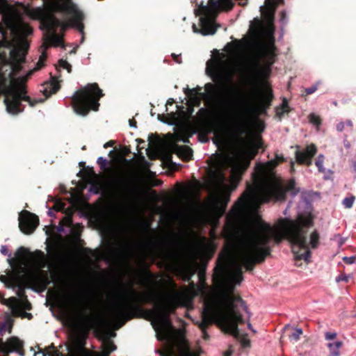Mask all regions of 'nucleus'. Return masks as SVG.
I'll return each mask as SVG.
<instances>
[{"instance_id":"55","label":"nucleus","mask_w":356,"mask_h":356,"mask_svg":"<svg viewBox=\"0 0 356 356\" xmlns=\"http://www.w3.org/2000/svg\"><path fill=\"white\" fill-rule=\"evenodd\" d=\"M90 192H92V193H95V194L98 193V191H97V188H93V187H92V188H90Z\"/></svg>"},{"instance_id":"24","label":"nucleus","mask_w":356,"mask_h":356,"mask_svg":"<svg viewBox=\"0 0 356 356\" xmlns=\"http://www.w3.org/2000/svg\"><path fill=\"white\" fill-rule=\"evenodd\" d=\"M288 106H289L288 102H287L286 99H284L283 100L280 107L277 108V109H276L277 115L280 118L284 113H288L289 112Z\"/></svg>"},{"instance_id":"51","label":"nucleus","mask_w":356,"mask_h":356,"mask_svg":"<svg viewBox=\"0 0 356 356\" xmlns=\"http://www.w3.org/2000/svg\"><path fill=\"white\" fill-rule=\"evenodd\" d=\"M324 159H325V157L323 154H319L317 157V159L316 161H324Z\"/></svg>"},{"instance_id":"26","label":"nucleus","mask_w":356,"mask_h":356,"mask_svg":"<svg viewBox=\"0 0 356 356\" xmlns=\"http://www.w3.org/2000/svg\"><path fill=\"white\" fill-rule=\"evenodd\" d=\"M250 147L252 148L258 150L262 147V141L260 136H256L252 140L250 141Z\"/></svg>"},{"instance_id":"61","label":"nucleus","mask_w":356,"mask_h":356,"mask_svg":"<svg viewBox=\"0 0 356 356\" xmlns=\"http://www.w3.org/2000/svg\"><path fill=\"white\" fill-rule=\"evenodd\" d=\"M5 1L6 0H0V5L4 3Z\"/></svg>"},{"instance_id":"31","label":"nucleus","mask_w":356,"mask_h":356,"mask_svg":"<svg viewBox=\"0 0 356 356\" xmlns=\"http://www.w3.org/2000/svg\"><path fill=\"white\" fill-rule=\"evenodd\" d=\"M200 133H203V134H205L207 136L211 133H214L216 135H217L216 131L211 125H206L203 127Z\"/></svg>"},{"instance_id":"57","label":"nucleus","mask_w":356,"mask_h":356,"mask_svg":"<svg viewBox=\"0 0 356 356\" xmlns=\"http://www.w3.org/2000/svg\"><path fill=\"white\" fill-rule=\"evenodd\" d=\"M47 213H48V215L49 216H54V212L51 210H49Z\"/></svg>"},{"instance_id":"1","label":"nucleus","mask_w":356,"mask_h":356,"mask_svg":"<svg viewBox=\"0 0 356 356\" xmlns=\"http://www.w3.org/2000/svg\"><path fill=\"white\" fill-rule=\"evenodd\" d=\"M284 161L282 154H276L275 160L264 163H257L252 175L254 186L242 195L227 214L222 234L226 240H233L241 237V234L252 225L262 227V229L267 230L268 243L271 239L279 243L285 238L291 244L295 259H303L309 263L311 257L310 248L316 249L320 240L319 233L314 230L310 234L309 241H307V232L304 229V227L312 225L310 218L299 216L293 220L286 217L280 218L273 226H270L261 219L256 218L246 221L241 226L240 225L248 207L255 213L262 204L284 201L286 192H291L293 197L299 193L300 189L296 188L294 179H290L284 187L275 177V168L279 162Z\"/></svg>"},{"instance_id":"58","label":"nucleus","mask_w":356,"mask_h":356,"mask_svg":"<svg viewBox=\"0 0 356 356\" xmlns=\"http://www.w3.org/2000/svg\"><path fill=\"white\" fill-rule=\"evenodd\" d=\"M112 144H113V143H112V142L107 143H106V144L104 145V147H108V146H111V145H112Z\"/></svg>"},{"instance_id":"48","label":"nucleus","mask_w":356,"mask_h":356,"mask_svg":"<svg viewBox=\"0 0 356 356\" xmlns=\"http://www.w3.org/2000/svg\"><path fill=\"white\" fill-rule=\"evenodd\" d=\"M343 145H344V147L346 149H350V143L348 141V140L346 138H345L343 140Z\"/></svg>"},{"instance_id":"42","label":"nucleus","mask_w":356,"mask_h":356,"mask_svg":"<svg viewBox=\"0 0 356 356\" xmlns=\"http://www.w3.org/2000/svg\"><path fill=\"white\" fill-rule=\"evenodd\" d=\"M255 124H256V127H257V129L258 131H264V129L265 128L264 122H260V121H257L255 122Z\"/></svg>"},{"instance_id":"12","label":"nucleus","mask_w":356,"mask_h":356,"mask_svg":"<svg viewBox=\"0 0 356 356\" xmlns=\"http://www.w3.org/2000/svg\"><path fill=\"white\" fill-rule=\"evenodd\" d=\"M24 342L17 337H11L6 342L0 343V353L8 356L10 353H16L20 356H24L23 350Z\"/></svg>"},{"instance_id":"64","label":"nucleus","mask_w":356,"mask_h":356,"mask_svg":"<svg viewBox=\"0 0 356 356\" xmlns=\"http://www.w3.org/2000/svg\"><path fill=\"white\" fill-rule=\"evenodd\" d=\"M200 111H205V108H200Z\"/></svg>"},{"instance_id":"2","label":"nucleus","mask_w":356,"mask_h":356,"mask_svg":"<svg viewBox=\"0 0 356 356\" xmlns=\"http://www.w3.org/2000/svg\"><path fill=\"white\" fill-rule=\"evenodd\" d=\"M266 234L262 227L252 225L241 234V237L226 240L234 248V251L232 254H220L213 275L216 289L206 295L202 320L197 323L205 340L209 337L207 329L214 322L225 332L238 337V324L244 322L241 309L248 315V327L252 332H257L250 322V313L247 306L240 297L234 294V290L235 285L240 284L243 280L242 268L252 270L256 263L263 261L269 254Z\"/></svg>"},{"instance_id":"16","label":"nucleus","mask_w":356,"mask_h":356,"mask_svg":"<svg viewBox=\"0 0 356 356\" xmlns=\"http://www.w3.org/2000/svg\"><path fill=\"white\" fill-rule=\"evenodd\" d=\"M79 321L81 326L88 330L97 325V318L93 316L85 314L83 309L79 312Z\"/></svg>"},{"instance_id":"20","label":"nucleus","mask_w":356,"mask_h":356,"mask_svg":"<svg viewBox=\"0 0 356 356\" xmlns=\"http://www.w3.org/2000/svg\"><path fill=\"white\" fill-rule=\"evenodd\" d=\"M34 254H35V258L33 259L34 264L39 268H42L46 267L47 261H46L44 253L40 250H38L34 252Z\"/></svg>"},{"instance_id":"50","label":"nucleus","mask_w":356,"mask_h":356,"mask_svg":"<svg viewBox=\"0 0 356 356\" xmlns=\"http://www.w3.org/2000/svg\"><path fill=\"white\" fill-rule=\"evenodd\" d=\"M109 353L105 350L102 351L98 356H108Z\"/></svg>"},{"instance_id":"27","label":"nucleus","mask_w":356,"mask_h":356,"mask_svg":"<svg viewBox=\"0 0 356 356\" xmlns=\"http://www.w3.org/2000/svg\"><path fill=\"white\" fill-rule=\"evenodd\" d=\"M355 197L353 195L345 197L342 201V204L346 209H350L353 207Z\"/></svg>"},{"instance_id":"9","label":"nucleus","mask_w":356,"mask_h":356,"mask_svg":"<svg viewBox=\"0 0 356 356\" xmlns=\"http://www.w3.org/2000/svg\"><path fill=\"white\" fill-rule=\"evenodd\" d=\"M115 252L128 264L131 260L141 261L140 247L135 243H124L115 248Z\"/></svg>"},{"instance_id":"3","label":"nucleus","mask_w":356,"mask_h":356,"mask_svg":"<svg viewBox=\"0 0 356 356\" xmlns=\"http://www.w3.org/2000/svg\"><path fill=\"white\" fill-rule=\"evenodd\" d=\"M3 21L10 32L11 39L8 40L7 33L2 31L3 41L0 42V47L8 46L14 38H24L33 33L32 28L24 22L21 13L17 10H11L4 14ZM41 49L43 51L47 49L42 47ZM25 56L24 50L15 47L10 51V63L0 66V95H4L3 102L6 110L11 115H17L23 112L24 106L22 101L28 102L33 107L38 103L43 102L45 99L51 94L56 93L60 88L58 81L55 77H51V81L45 83L42 90L45 96L44 99H32L28 96L25 82L35 71L43 66L46 54L42 52L35 67L29 70L26 75L15 78L22 70V65L25 63Z\"/></svg>"},{"instance_id":"21","label":"nucleus","mask_w":356,"mask_h":356,"mask_svg":"<svg viewBox=\"0 0 356 356\" xmlns=\"http://www.w3.org/2000/svg\"><path fill=\"white\" fill-rule=\"evenodd\" d=\"M272 99V90L270 88H265V91L262 97V102L261 103V106L262 107L263 109H266L270 105Z\"/></svg>"},{"instance_id":"8","label":"nucleus","mask_w":356,"mask_h":356,"mask_svg":"<svg viewBox=\"0 0 356 356\" xmlns=\"http://www.w3.org/2000/svg\"><path fill=\"white\" fill-rule=\"evenodd\" d=\"M159 245L167 250L165 255L167 259L173 264L178 270L185 272V279L189 280L194 274L195 270L190 266H184L178 263L181 257L179 241L177 238H173L168 241L161 243Z\"/></svg>"},{"instance_id":"46","label":"nucleus","mask_w":356,"mask_h":356,"mask_svg":"<svg viewBox=\"0 0 356 356\" xmlns=\"http://www.w3.org/2000/svg\"><path fill=\"white\" fill-rule=\"evenodd\" d=\"M40 353H41L42 354V356H47V353H46L44 351L42 350L40 351ZM48 355L49 356H58V353L55 352V353H48Z\"/></svg>"},{"instance_id":"14","label":"nucleus","mask_w":356,"mask_h":356,"mask_svg":"<svg viewBox=\"0 0 356 356\" xmlns=\"http://www.w3.org/2000/svg\"><path fill=\"white\" fill-rule=\"evenodd\" d=\"M257 149L249 147L245 153V158L238 161L233 166V173L241 175L249 166L250 161L257 154Z\"/></svg>"},{"instance_id":"6","label":"nucleus","mask_w":356,"mask_h":356,"mask_svg":"<svg viewBox=\"0 0 356 356\" xmlns=\"http://www.w3.org/2000/svg\"><path fill=\"white\" fill-rule=\"evenodd\" d=\"M275 47L273 38L261 42H257L248 56L249 71L252 76L263 87L268 88L264 79L271 72V65L275 62Z\"/></svg>"},{"instance_id":"49","label":"nucleus","mask_w":356,"mask_h":356,"mask_svg":"<svg viewBox=\"0 0 356 356\" xmlns=\"http://www.w3.org/2000/svg\"><path fill=\"white\" fill-rule=\"evenodd\" d=\"M129 126L133 128L136 127V122L134 120H129Z\"/></svg>"},{"instance_id":"25","label":"nucleus","mask_w":356,"mask_h":356,"mask_svg":"<svg viewBox=\"0 0 356 356\" xmlns=\"http://www.w3.org/2000/svg\"><path fill=\"white\" fill-rule=\"evenodd\" d=\"M309 122L314 125L316 127L317 130H318L319 127L321 124V119L320 116L316 115L315 113H311L309 115Z\"/></svg>"},{"instance_id":"18","label":"nucleus","mask_w":356,"mask_h":356,"mask_svg":"<svg viewBox=\"0 0 356 356\" xmlns=\"http://www.w3.org/2000/svg\"><path fill=\"white\" fill-rule=\"evenodd\" d=\"M0 280L3 282L6 286L8 288L14 289L19 286V278L17 275H10L8 277L1 276Z\"/></svg>"},{"instance_id":"52","label":"nucleus","mask_w":356,"mask_h":356,"mask_svg":"<svg viewBox=\"0 0 356 356\" xmlns=\"http://www.w3.org/2000/svg\"><path fill=\"white\" fill-rule=\"evenodd\" d=\"M346 124L348 127H353V122L350 120H346Z\"/></svg>"},{"instance_id":"28","label":"nucleus","mask_w":356,"mask_h":356,"mask_svg":"<svg viewBox=\"0 0 356 356\" xmlns=\"http://www.w3.org/2000/svg\"><path fill=\"white\" fill-rule=\"evenodd\" d=\"M103 346L104 350L108 352L109 354L116 349V346H115V344L113 342L108 340L104 342Z\"/></svg>"},{"instance_id":"63","label":"nucleus","mask_w":356,"mask_h":356,"mask_svg":"<svg viewBox=\"0 0 356 356\" xmlns=\"http://www.w3.org/2000/svg\"><path fill=\"white\" fill-rule=\"evenodd\" d=\"M293 165H294V162H293V161H291V166H293Z\"/></svg>"},{"instance_id":"56","label":"nucleus","mask_w":356,"mask_h":356,"mask_svg":"<svg viewBox=\"0 0 356 356\" xmlns=\"http://www.w3.org/2000/svg\"><path fill=\"white\" fill-rule=\"evenodd\" d=\"M70 301H72V302H77L78 299H77V298H74V297H70Z\"/></svg>"},{"instance_id":"40","label":"nucleus","mask_w":356,"mask_h":356,"mask_svg":"<svg viewBox=\"0 0 356 356\" xmlns=\"http://www.w3.org/2000/svg\"><path fill=\"white\" fill-rule=\"evenodd\" d=\"M0 252L3 255L8 256V257L11 256V253L9 252V250L8 249V247L6 245H2L1 247Z\"/></svg>"},{"instance_id":"36","label":"nucleus","mask_w":356,"mask_h":356,"mask_svg":"<svg viewBox=\"0 0 356 356\" xmlns=\"http://www.w3.org/2000/svg\"><path fill=\"white\" fill-rule=\"evenodd\" d=\"M343 260L346 263V264H353L355 262V260H356V257L355 256H352V257H344L343 258Z\"/></svg>"},{"instance_id":"37","label":"nucleus","mask_w":356,"mask_h":356,"mask_svg":"<svg viewBox=\"0 0 356 356\" xmlns=\"http://www.w3.org/2000/svg\"><path fill=\"white\" fill-rule=\"evenodd\" d=\"M336 336H337V333L336 332H327L325 334V338L327 341L333 340L336 337Z\"/></svg>"},{"instance_id":"19","label":"nucleus","mask_w":356,"mask_h":356,"mask_svg":"<svg viewBox=\"0 0 356 356\" xmlns=\"http://www.w3.org/2000/svg\"><path fill=\"white\" fill-rule=\"evenodd\" d=\"M343 346V342L341 341H330L327 343V346L330 351L329 356H339L340 355V348Z\"/></svg>"},{"instance_id":"53","label":"nucleus","mask_w":356,"mask_h":356,"mask_svg":"<svg viewBox=\"0 0 356 356\" xmlns=\"http://www.w3.org/2000/svg\"><path fill=\"white\" fill-rule=\"evenodd\" d=\"M50 283V281L47 277L45 278L44 287H46Z\"/></svg>"},{"instance_id":"44","label":"nucleus","mask_w":356,"mask_h":356,"mask_svg":"<svg viewBox=\"0 0 356 356\" xmlns=\"http://www.w3.org/2000/svg\"><path fill=\"white\" fill-rule=\"evenodd\" d=\"M345 124L343 122H340L337 124L336 129L338 131L341 132L344 129Z\"/></svg>"},{"instance_id":"34","label":"nucleus","mask_w":356,"mask_h":356,"mask_svg":"<svg viewBox=\"0 0 356 356\" xmlns=\"http://www.w3.org/2000/svg\"><path fill=\"white\" fill-rule=\"evenodd\" d=\"M26 252L27 250L26 248H24V247H19L17 250L15 254L16 256L20 257L22 259H24Z\"/></svg>"},{"instance_id":"22","label":"nucleus","mask_w":356,"mask_h":356,"mask_svg":"<svg viewBox=\"0 0 356 356\" xmlns=\"http://www.w3.org/2000/svg\"><path fill=\"white\" fill-rule=\"evenodd\" d=\"M177 154L186 160H189L193 156V150L185 145L177 147Z\"/></svg>"},{"instance_id":"7","label":"nucleus","mask_w":356,"mask_h":356,"mask_svg":"<svg viewBox=\"0 0 356 356\" xmlns=\"http://www.w3.org/2000/svg\"><path fill=\"white\" fill-rule=\"evenodd\" d=\"M103 96L97 83H88L72 95L73 108L79 115L86 116L90 109L97 111L99 100Z\"/></svg>"},{"instance_id":"11","label":"nucleus","mask_w":356,"mask_h":356,"mask_svg":"<svg viewBox=\"0 0 356 356\" xmlns=\"http://www.w3.org/2000/svg\"><path fill=\"white\" fill-rule=\"evenodd\" d=\"M230 192L227 190L220 195L213 196L210 201V207L217 218L222 216L229 201Z\"/></svg>"},{"instance_id":"5","label":"nucleus","mask_w":356,"mask_h":356,"mask_svg":"<svg viewBox=\"0 0 356 356\" xmlns=\"http://www.w3.org/2000/svg\"><path fill=\"white\" fill-rule=\"evenodd\" d=\"M206 72L215 83H207L204 85V92H200L202 87L190 89L184 88V94L195 105L200 104V99L214 104H223L229 108L231 118L230 129L234 135L241 137L248 134L250 123L249 117L252 113L250 103L244 98L227 99L222 95L225 83L232 82V73L229 65L221 60H209L207 63Z\"/></svg>"},{"instance_id":"43","label":"nucleus","mask_w":356,"mask_h":356,"mask_svg":"<svg viewBox=\"0 0 356 356\" xmlns=\"http://www.w3.org/2000/svg\"><path fill=\"white\" fill-rule=\"evenodd\" d=\"M198 137L199 140L202 143H207L209 141L208 137L205 134H203V133H199Z\"/></svg>"},{"instance_id":"33","label":"nucleus","mask_w":356,"mask_h":356,"mask_svg":"<svg viewBox=\"0 0 356 356\" xmlns=\"http://www.w3.org/2000/svg\"><path fill=\"white\" fill-rule=\"evenodd\" d=\"M10 327V325L9 322L6 321H0V334H2L3 332H6L8 329H9Z\"/></svg>"},{"instance_id":"15","label":"nucleus","mask_w":356,"mask_h":356,"mask_svg":"<svg viewBox=\"0 0 356 356\" xmlns=\"http://www.w3.org/2000/svg\"><path fill=\"white\" fill-rule=\"evenodd\" d=\"M116 184L120 193L126 197H131L138 193V188L125 177L118 179Z\"/></svg>"},{"instance_id":"62","label":"nucleus","mask_w":356,"mask_h":356,"mask_svg":"<svg viewBox=\"0 0 356 356\" xmlns=\"http://www.w3.org/2000/svg\"><path fill=\"white\" fill-rule=\"evenodd\" d=\"M8 261H9L10 264L12 265L13 259H8Z\"/></svg>"},{"instance_id":"29","label":"nucleus","mask_w":356,"mask_h":356,"mask_svg":"<svg viewBox=\"0 0 356 356\" xmlns=\"http://www.w3.org/2000/svg\"><path fill=\"white\" fill-rule=\"evenodd\" d=\"M302 334V330L300 328H296L292 334L289 336L291 341H297L299 340L300 335Z\"/></svg>"},{"instance_id":"41","label":"nucleus","mask_w":356,"mask_h":356,"mask_svg":"<svg viewBox=\"0 0 356 356\" xmlns=\"http://www.w3.org/2000/svg\"><path fill=\"white\" fill-rule=\"evenodd\" d=\"M316 90H317V84H315L309 88H307L305 89V92L307 95H311V94L314 93Z\"/></svg>"},{"instance_id":"30","label":"nucleus","mask_w":356,"mask_h":356,"mask_svg":"<svg viewBox=\"0 0 356 356\" xmlns=\"http://www.w3.org/2000/svg\"><path fill=\"white\" fill-rule=\"evenodd\" d=\"M58 66L60 68L66 69L67 70L68 73L71 72L72 66L67 60H63V59L59 60Z\"/></svg>"},{"instance_id":"17","label":"nucleus","mask_w":356,"mask_h":356,"mask_svg":"<svg viewBox=\"0 0 356 356\" xmlns=\"http://www.w3.org/2000/svg\"><path fill=\"white\" fill-rule=\"evenodd\" d=\"M283 2L284 0H266V6H260V12L262 15H274L276 6Z\"/></svg>"},{"instance_id":"10","label":"nucleus","mask_w":356,"mask_h":356,"mask_svg":"<svg viewBox=\"0 0 356 356\" xmlns=\"http://www.w3.org/2000/svg\"><path fill=\"white\" fill-rule=\"evenodd\" d=\"M39 223L38 216L27 211H24L20 213L19 216V227L22 232L29 234L32 233L37 227Z\"/></svg>"},{"instance_id":"60","label":"nucleus","mask_w":356,"mask_h":356,"mask_svg":"<svg viewBox=\"0 0 356 356\" xmlns=\"http://www.w3.org/2000/svg\"><path fill=\"white\" fill-rule=\"evenodd\" d=\"M168 104H172L173 103V99H170L168 101Z\"/></svg>"},{"instance_id":"54","label":"nucleus","mask_w":356,"mask_h":356,"mask_svg":"<svg viewBox=\"0 0 356 356\" xmlns=\"http://www.w3.org/2000/svg\"><path fill=\"white\" fill-rule=\"evenodd\" d=\"M232 354V352L231 350L226 351L224 354V356H231Z\"/></svg>"},{"instance_id":"13","label":"nucleus","mask_w":356,"mask_h":356,"mask_svg":"<svg viewBox=\"0 0 356 356\" xmlns=\"http://www.w3.org/2000/svg\"><path fill=\"white\" fill-rule=\"evenodd\" d=\"M297 150L295 153L296 160L299 164H305L309 166L312 163V158L317 152L316 147L314 144H310L306 148L300 151L299 146H296Z\"/></svg>"},{"instance_id":"4","label":"nucleus","mask_w":356,"mask_h":356,"mask_svg":"<svg viewBox=\"0 0 356 356\" xmlns=\"http://www.w3.org/2000/svg\"><path fill=\"white\" fill-rule=\"evenodd\" d=\"M115 290L117 296L110 307V314L112 320L118 327H121L134 316L136 307L143 303L152 302L154 304V309L150 311L152 325L157 338L170 343L165 350L160 351V356H196L184 343L179 344L177 350H175L173 337L175 330L169 318L170 313L178 306H186L190 302L186 291H174L168 294L155 291L141 293L132 287L126 289L119 285L115 286Z\"/></svg>"},{"instance_id":"47","label":"nucleus","mask_w":356,"mask_h":356,"mask_svg":"<svg viewBox=\"0 0 356 356\" xmlns=\"http://www.w3.org/2000/svg\"><path fill=\"white\" fill-rule=\"evenodd\" d=\"M172 56L174 58L175 61L177 63H181V60L179 58V55H176L175 54H172Z\"/></svg>"},{"instance_id":"39","label":"nucleus","mask_w":356,"mask_h":356,"mask_svg":"<svg viewBox=\"0 0 356 356\" xmlns=\"http://www.w3.org/2000/svg\"><path fill=\"white\" fill-rule=\"evenodd\" d=\"M324 161H316L315 165L318 168V170L320 172H325V168L323 167Z\"/></svg>"},{"instance_id":"23","label":"nucleus","mask_w":356,"mask_h":356,"mask_svg":"<svg viewBox=\"0 0 356 356\" xmlns=\"http://www.w3.org/2000/svg\"><path fill=\"white\" fill-rule=\"evenodd\" d=\"M1 302L3 304L10 307L12 311L14 312L19 305V300L15 297H10L9 298H1Z\"/></svg>"},{"instance_id":"45","label":"nucleus","mask_w":356,"mask_h":356,"mask_svg":"<svg viewBox=\"0 0 356 356\" xmlns=\"http://www.w3.org/2000/svg\"><path fill=\"white\" fill-rule=\"evenodd\" d=\"M241 344L243 347H248L250 346V343L248 339L243 338L241 340Z\"/></svg>"},{"instance_id":"32","label":"nucleus","mask_w":356,"mask_h":356,"mask_svg":"<svg viewBox=\"0 0 356 356\" xmlns=\"http://www.w3.org/2000/svg\"><path fill=\"white\" fill-rule=\"evenodd\" d=\"M97 163L99 165L101 170H105L108 163V160L103 156L98 157Z\"/></svg>"},{"instance_id":"59","label":"nucleus","mask_w":356,"mask_h":356,"mask_svg":"<svg viewBox=\"0 0 356 356\" xmlns=\"http://www.w3.org/2000/svg\"><path fill=\"white\" fill-rule=\"evenodd\" d=\"M289 206H288V207H286V209L284 211V215H285V216H286V215H287V211H288V209H289Z\"/></svg>"},{"instance_id":"38","label":"nucleus","mask_w":356,"mask_h":356,"mask_svg":"<svg viewBox=\"0 0 356 356\" xmlns=\"http://www.w3.org/2000/svg\"><path fill=\"white\" fill-rule=\"evenodd\" d=\"M288 19L286 16V13L284 11L281 13V17L280 19V22L282 26L285 25L287 23Z\"/></svg>"},{"instance_id":"35","label":"nucleus","mask_w":356,"mask_h":356,"mask_svg":"<svg viewBox=\"0 0 356 356\" xmlns=\"http://www.w3.org/2000/svg\"><path fill=\"white\" fill-rule=\"evenodd\" d=\"M351 277L350 275H340L339 276H337L336 277V282H348L350 280V278Z\"/></svg>"}]
</instances>
